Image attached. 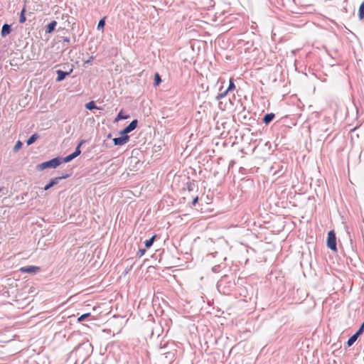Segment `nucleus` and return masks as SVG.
<instances>
[{
    "instance_id": "obj_1",
    "label": "nucleus",
    "mask_w": 364,
    "mask_h": 364,
    "mask_svg": "<svg viewBox=\"0 0 364 364\" xmlns=\"http://www.w3.org/2000/svg\"><path fill=\"white\" fill-rule=\"evenodd\" d=\"M60 165V156H58L49 161L38 164L36 168L38 171H43L46 168H55Z\"/></svg>"
},
{
    "instance_id": "obj_2",
    "label": "nucleus",
    "mask_w": 364,
    "mask_h": 364,
    "mask_svg": "<svg viewBox=\"0 0 364 364\" xmlns=\"http://www.w3.org/2000/svg\"><path fill=\"white\" fill-rule=\"evenodd\" d=\"M326 245L332 251H337L336 235L334 230L328 232Z\"/></svg>"
},
{
    "instance_id": "obj_3",
    "label": "nucleus",
    "mask_w": 364,
    "mask_h": 364,
    "mask_svg": "<svg viewBox=\"0 0 364 364\" xmlns=\"http://www.w3.org/2000/svg\"><path fill=\"white\" fill-rule=\"evenodd\" d=\"M70 175H71L70 173H65V174H63L60 176L52 178L49 181V183L44 186L43 190L44 191H48L50 188H52L54 186L57 185L61 180L66 179V178H69L70 176Z\"/></svg>"
},
{
    "instance_id": "obj_4",
    "label": "nucleus",
    "mask_w": 364,
    "mask_h": 364,
    "mask_svg": "<svg viewBox=\"0 0 364 364\" xmlns=\"http://www.w3.org/2000/svg\"><path fill=\"white\" fill-rule=\"evenodd\" d=\"M364 332V325H361L359 328V329L353 335L351 336L348 341H347V346L350 347L351 346L358 338V337Z\"/></svg>"
},
{
    "instance_id": "obj_5",
    "label": "nucleus",
    "mask_w": 364,
    "mask_h": 364,
    "mask_svg": "<svg viewBox=\"0 0 364 364\" xmlns=\"http://www.w3.org/2000/svg\"><path fill=\"white\" fill-rule=\"evenodd\" d=\"M138 125V120L134 119L132 121L129 125L124 127L122 131H120L119 134L128 135L129 133L134 130Z\"/></svg>"
},
{
    "instance_id": "obj_6",
    "label": "nucleus",
    "mask_w": 364,
    "mask_h": 364,
    "mask_svg": "<svg viewBox=\"0 0 364 364\" xmlns=\"http://www.w3.org/2000/svg\"><path fill=\"white\" fill-rule=\"evenodd\" d=\"M119 137H115L113 139V142L115 146H122L127 144L129 141V136L120 134Z\"/></svg>"
},
{
    "instance_id": "obj_7",
    "label": "nucleus",
    "mask_w": 364,
    "mask_h": 364,
    "mask_svg": "<svg viewBox=\"0 0 364 364\" xmlns=\"http://www.w3.org/2000/svg\"><path fill=\"white\" fill-rule=\"evenodd\" d=\"M39 270L40 267L36 266H25L20 269L21 272L28 273L31 274L37 273Z\"/></svg>"
},
{
    "instance_id": "obj_8",
    "label": "nucleus",
    "mask_w": 364,
    "mask_h": 364,
    "mask_svg": "<svg viewBox=\"0 0 364 364\" xmlns=\"http://www.w3.org/2000/svg\"><path fill=\"white\" fill-rule=\"evenodd\" d=\"M73 72V69H70V71H63L61 70H58L56 71L57 73V78H56V81L57 82H61L63 81V80L65 79V77L67 76H68L71 73Z\"/></svg>"
},
{
    "instance_id": "obj_9",
    "label": "nucleus",
    "mask_w": 364,
    "mask_h": 364,
    "mask_svg": "<svg viewBox=\"0 0 364 364\" xmlns=\"http://www.w3.org/2000/svg\"><path fill=\"white\" fill-rule=\"evenodd\" d=\"M11 31V26L8 23H4L1 28V35L5 37L9 35Z\"/></svg>"
},
{
    "instance_id": "obj_10",
    "label": "nucleus",
    "mask_w": 364,
    "mask_h": 364,
    "mask_svg": "<svg viewBox=\"0 0 364 364\" xmlns=\"http://www.w3.org/2000/svg\"><path fill=\"white\" fill-rule=\"evenodd\" d=\"M274 117L275 114L274 113L266 114L262 119V122L265 124H269L274 119Z\"/></svg>"
},
{
    "instance_id": "obj_11",
    "label": "nucleus",
    "mask_w": 364,
    "mask_h": 364,
    "mask_svg": "<svg viewBox=\"0 0 364 364\" xmlns=\"http://www.w3.org/2000/svg\"><path fill=\"white\" fill-rule=\"evenodd\" d=\"M57 25V22L55 21H52L50 22L46 27V33H50L54 31Z\"/></svg>"
},
{
    "instance_id": "obj_12",
    "label": "nucleus",
    "mask_w": 364,
    "mask_h": 364,
    "mask_svg": "<svg viewBox=\"0 0 364 364\" xmlns=\"http://www.w3.org/2000/svg\"><path fill=\"white\" fill-rule=\"evenodd\" d=\"M81 348L86 349L87 350H90L91 352L92 351V346L91 343H89L87 342L80 343L75 348L76 350H80Z\"/></svg>"
},
{
    "instance_id": "obj_13",
    "label": "nucleus",
    "mask_w": 364,
    "mask_h": 364,
    "mask_svg": "<svg viewBox=\"0 0 364 364\" xmlns=\"http://www.w3.org/2000/svg\"><path fill=\"white\" fill-rule=\"evenodd\" d=\"M85 108L88 110H92L94 109H102V108L97 107L94 101H90L85 104Z\"/></svg>"
},
{
    "instance_id": "obj_14",
    "label": "nucleus",
    "mask_w": 364,
    "mask_h": 364,
    "mask_svg": "<svg viewBox=\"0 0 364 364\" xmlns=\"http://www.w3.org/2000/svg\"><path fill=\"white\" fill-rule=\"evenodd\" d=\"M85 143V140H81L79 144H77V147L75 148V150L73 153H72L74 156L76 158L77 156H78L80 154H81V150H80V147L81 146Z\"/></svg>"
},
{
    "instance_id": "obj_15",
    "label": "nucleus",
    "mask_w": 364,
    "mask_h": 364,
    "mask_svg": "<svg viewBox=\"0 0 364 364\" xmlns=\"http://www.w3.org/2000/svg\"><path fill=\"white\" fill-rule=\"evenodd\" d=\"M39 138V135L36 133L32 134L26 141V144L28 146L33 144Z\"/></svg>"
},
{
    "instance_id": "obj_16",
    "label": "nucleus",
    "mask_w": 364,
    "mask_h": 364,
    "mask_svg": "<svg viewBox=\"0 0 364 364\" xmlns=\"http://www.w3.org/2000/svg\"><path fill=\"white\" fill-rule=\"evenodd\" d=\"M74 159H75V157L74 156V155L73 154H70L66 156L65 157H60V164L63 162V163H68V162L71 161Z\"/></svg>"
},
{
    "instance_id": "obj_17",
    "label": "nucleus",
    "mask_w": 364,
    "mask_h": 364,
    "mask_svg": "<svg viewBox=\"0 0 364 364\" xmlns=\"http://www.w3.org/2000/svg\"><path fill=\"white\" fill-rule=\"evenodd\" d=\"M156 237V235H154L150 239L146 240L144 242L145 247L150 248L153 245V243L155 241Z\"/></svg>"
},
{
    "instance_id": "obj_18",
    "label": "nucleus",
    "mask_w": 364,
    "mask_h": 364,
    "mask_svg": "<svg viewBox=\"0 0 364 364\" xmlns=\"http://www.w3.org/2000/svg\"><path fill=\"white\" fill-rule=\"evenodd\" d=\"M129 118V115H124L122 113V110L120 111L114 119V122H118L122 119H127Z\"/></svg>"
},
{
    "instance_id": "obj_19",
    "label": "nucleus",
    "mask_w": 364,
    "mask_h": 364,
    "mask_svg": "<svg viewBox=\"0 0 364 364\" xmlns=\"http://www.w3.org/2000/svg\"><path fill=\"white\" fill-rule=\"evenodd\" d=\"M26 6H24L23 8V9L21 10V14H20V17H19V22L21 23H23L26 21V16H25V13H26Z\"/></svg>"
},
{
    "instance_id": "obj_20",
    "label": "nucleus",
    "mask_w": 364,
    "mask_h": 364,
    "mask_svg": "<svg viewBox=\"0 0 364 364\" xmlns=\"http://www.w3.org/2000/svg\"><path fill=\"white\" fill-rule=\"evenodd\" d=\"M358 17L360 19L364 18V1L360 5L358 10Z\"/></svg>"
},
{
    "instance_id": "obj_21",
    "label": "nucleus",
    "mask_w": 364,
    "mask_h": 364,
    "mask_svg": "<svg viewBox=\"0 0 364 364\" xmlns=\"http://www.w3.org/2000/svg\"><path fill=\"white\" fill-rule=\"evenodd\" d=\"M105 26V17L101 18L97 24V30H103Z\"/></svg>"
},
{
    "instance_id": "obj_22",
    "label": "nucleus",
    "mask_w": 364,
    "mask_h": 364,
    "mask_svg": "<svg viewBox=\"0 0 364 364\" xmlns=\"http://www.w3.org/2000/svg\"><path fill=\"white\" fill-rule=\"evenodd\" d=\"M220 92L216 96L217 100H220V99L225 97L229 92L227 91V89L225 91L222 92V87H220Z\"/></svg>"
},
{
    "instance_id": "obj_23",
    "label": "nucleus",
    "mask_w": 364,
    "mask_h": 364,
    "mask_svg": "<svg viewBox=\"0 0 364 364\" xmlns=\"http://www.w3.org/2000/svg\"><path fill=\"white\" fill-rule=\"evenodd\" d=\"M161 82V76L159 75V74L158 73H156L154 75V86H157L159 85L160 83Z\"/></svg>"
},
{
    "instance_id": "obj_24",
    "label": "nucleus",
    "mask_w": 364,
    "mask_h": 364,
    "mask_svg": "<svg viewBox=\"0 0 364 364\" xmlns=\"http://www.w3.org/2000/svg\"><path fill=\"white\" fill-rule=\"evenodd\" d=\"M234 89H235V85L234 83V80L233 79H230V81H229V85H228V87L227 88V91H231V90H233Z\"/></svg>"
},
{
    "instance_id": "obj_25",
    "label": "nucleus",
    "mask_w": 364,
    "mask_h": 364,
    "mask_svg": "<svg viewBox=\"0 0 364 364\" xmlns=\"http://www.w3.org/2000/svg\"><path fill=\"white\" fill-rule=\"evenodd\" d=\"M23 143L21 141H17L14 147V151L17 152L21 147H22Z\"/></svg>"
},
{
    "instance_id": "obj_26",
    "label": "nucleus",
    "mask_w": 364,
    "mask_h": 364,
    "mask_svg": "<svg viewBox=\"0 0 364 364\" xmlns=\"http://www.w3.org/2000/svg\"><path fill=\"white\" fill-rule=\"evenodd\" d=\"M195 188V183L193 182H188L187 183V189L188 191H193Z\"/></svg>"
},
{
    "instance_id": "obj_27",
    "label": "nucleus",
    "mask_w": 364,
    "mask_h": 364,
    "mask_svg": "<svg viewBox=\"0 0 364 364\" xmlns=\"http://www.w3.org/2000/svg\"><path fill=\"white\" fill-rule=\"evenodd\" d=\"M146 252V249H139L136 252V256L138 257H141Z\"/></svg>"
},
{
    "instance_id": "obj_28",
    "label": "nucleus",
    "mask_w": 364,
    "mask_h": 364,
    "mask_svg": "<svg viewBox=\"0 0 364 364\" xmlns=\"http://www.w3.org/2000/svg\"><path fill=\"white\" fill-rule=\"evenodd\" d=\"M90 316V313H87V314H84L82 315H81L79 318H78V321H82L84 320H85L86 318H87L88 316Z\"/></svg>"
},
{
    "instance_id": "obj_29",
    "label": "nucleus",
    "mask_w": 364,
    "mask_h": 364,
    "mask_svg": "<svg viewBox=\"0 0 364 364\" xmlns=\"http://www.w3.org/2000/svg\"><path fill=\"white\" fill-rule=\"evenodd\" d=\"M282 168H283V166H281V168H279V169L277 171H276L274 173V174H278L279 176H282L284 174V172H282Z\"/></svg>"
},
{
    "instance_id": "obj_30",
    "label": "nucleus",
    "mask_w": 364,
    "mask_h": 364,
    "mask_svg": "<svg viewBox=\"0 0 364 364\" xmlns=\"http://www.w3.org/2000/svg\"><path fill=\"white\" fill-rule=\"evenodd\" d=\"M198 196H196V197H195V198L193 199V200H192V205H196V203H198Z\"/></svg>"
},
{
    "instance_id": "obj_31",
    "label": "nucleus",
    "mask_w": 364,
    "mask_h": 364,
    "mask_svg": "<svg viewBox=\"0 0 364 364\" xmlns=\"http://www.w3.org/2000/svg\"><path fill=\"white\" fill-rule=\"evenodd\" d=\"M63 41L65 43H69L70 42V38L68 37H63Z\"/></svg>"
}]
</instances>
